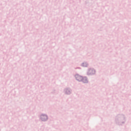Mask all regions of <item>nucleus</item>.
<instances>
[{
    "label": "nucleus",
    "instance_id": "obj_1",
    "mask_svg": "<svg viewBox=\"0 0 131 131\" xmlns=\"http://www.w3.org/2000/svg\"><path fill=\"white\" fill-rule=\"evenodd\" d=\"M76 79L78 80V81H82L83 77L79 75H77L75 76Z\"/></svg>",
    "mask_w": 131,
    "mask_h": 131
},
{
    "label": "nucleus",
    "instance_id": "obj_2",
    "mask_svg": "<svg viewBox=\"0 0 131 131\" xmlns=\"http://www.w3.org/2000/svg\"><path fill=\"white\" fill-rule=\"evenodd\" d=\"M95 70L92 69H90V70H89L88 72V74L89 75L95 74Z\"/></svg>",
    "mask_w": 131,
    "mask_h": 131
},
{
    "label": "nucleus",
    "instance_id": "obj_3",
    "mask_svg": "<svg viewBox=\"0 0 131 131\" xmlns=\"http://www.w3.org/2000/svg\"><path fill=\"white\" fill-rule=\"evenodd\" d=\"M41 119L43 121H45V120L48 119V117L46 115H42L41 116Z\"/></svg>",
    "mask_w": 131,
    "mask_h": 131
},
{
    "label": "nucleus",
    "instance_id": "obj_4",
    "mask_svg": "<svg viewBox=\"0 0 131 131\" xmlns=\"http://www.w3.org/2000/svg\"><path fill=\"white\" fill-rule=\"evenodd\" d=\"M82 81L84 82V83H88V82H89V81H88V78L85 77L83 78Z\"/></svg>",
    "mask_w": 131,
    "mask_h": 131
},
{
    "label": "nucleus",
    "instance_id": "obj_5",
    "mask_svg": "<svg viewBox=\"0 0 131 131\" xmlns=\"http://www.w3.org/2000/svg\"><path fill=\"white\" fill-rule=\"evenodd\" d=\"M83 67H88V63L86 62H84L82 64Z\"/></svg>",
    "mask_w": 131,
    "mask_h": 131
}]
</instances>
